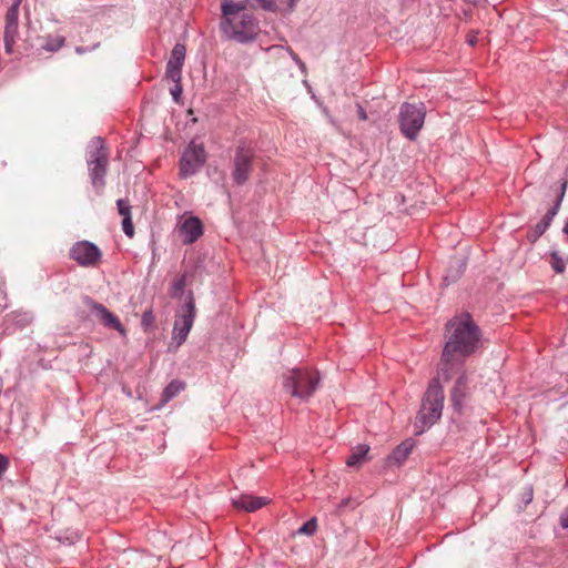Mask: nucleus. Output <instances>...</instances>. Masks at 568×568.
<instances>
[{"instance_id":"obj_1","label":"nucleus","mask_w":568,"mask_h":568,"mask_svg":"<svg viewBox=\"0 0 568 568\" xmlns=\"http://www.w3.org/2000/svg\"><path fill=\"white\" fill-rule=\"evenodd\" d=\"M481 343V332L468 313L454 316L446 324V343L443 349L439 376L448 381L458 372L466 357L475 353Z\"/></svg>"},{"instance_id":"obj_2","label":"nucleus","mask_w":568,"mask_h":568,"mask_svg":"<svg viewBox=\"0 0 568 568\" xmlns=\"http://www.w3.org/2000/svg\"><path fill=\"white\" fill-rule=\"evenodd\" d=\"M439 378H443V376L438 375V378L430 382L423 399L422 407L416 417V427L419 428L418 433H423L426 428L434 425L442 416L444 390L439 384Z\"/></svg>"},{"instance_id":"obj_3","label":"nucleus","mask_w":568,"mask_h":568,"mask_svg":"<svg viewBox=\"0 0 568 568\" xmlns=\"http://www.w3.org/2000/svg\"><path fill=\"white\" fill-rule=\"evenodd\" d=\"M320 383L317 372L310 369H292L284 378L283 386L293 397L307 400Z\"/></svg>"},{"instance_id":"obj_4","label":"nucleus","mask_w":568,"mask_h":568,"mask_svg":"<svg viewBox=\"0 0 568 568\" xmlns=\"http://www.w3.org/2000/svg\"><path fill=\"white\" fill-rule=\"evenodd\" d=\"M426 110L422 102H406L400 106L399 126L402 133L409 140H414L424 125Z\"/></svg>"},{"instance_id":"obj_5","label":"nucleus","mask_w":568,"mask_h":568,"mask_svg":"<svg viewBox=\"0 0 568 568\" xmlns=\"http://www.w3.org/2000/svg\"><path fill=\"white\" fill-rule=\"evenodd\" d=\"M221 29L229 39L237 42H247L257 33V24L250 13H242L233 20H222Z\"/></svg>"},{"instance_id":"obj_6","label":"nucleus","mask_w":568,"mask_h":568,"mask_svg":"<svg viewBox=\"0 0 568 568\" xmlns=\"http://www.w3.org/2000/svg\"><path fill=\"white\" fill-rule=\"evenodd\" d=\"M195 317V303L194 298L190 296L185 308L182 313L176 314L174 328H173V341L176 343V347H180L185 341L193 326Z\"/></svg>"},{"instance_id":"obj_7","label":"nucleus","mask_w":568,"mask_h":568,"mask_svg":"<svg viewBox=\"0 0 568 568\" xmlns=\"http://www.w3.org/2000/svg\"><path fill=\"white\" fill-rule=\"evenodd\" d=\"M254 150L246 145H239L234 155L233 180L237 184L245 183L252 171L254 160Z\"/></svg>"},{"instance_id":"obj_8","label":"nucleus","mask_w":568,"mask_h":568,"mask_svg":"<svg viewBox=\"0 0 568 568\" xmlns=\"http://www.w3.org/2000/svg\"><path fill=\"white\" fill-rule=\"evenodd\" d=\"M70 257L79 265L90 267L100 263L102 253L93 243L89 241H79L71 247Z\"/></svg>"},{"instance_id":"obj_9","label":"nucleus","mask_w":568,"mask_h":568,"mask_svg":"<svg viewBox=\"0 0 568 568\" xmlns=\"http://www.w3.org/2000/svg\"><path fill=\"white\" fill-rule=\"evenodd\" d=\"M204 146L192 142L184 151L180 161V174L184 178L193 175L205 162Z\"/></svg>"},{"instance_id":"obj_10","label":"nucleus","mask_w":568,"mask_h":568,"mask_svg":"<svg viewBox=\"0 0 568 568\" xmlns=\"http://www.w3.org/2000/svg\"><path fill=\"white\" fill-rule=\"evenodd\" d=\"M108 153L103 148L97 149L89 160V170L92 184L100 191L104 185V175L106 172Z\"/></svg>"},{"instance_id":"obj_11","label":"nucleus","mask_w":568,"mask_h":568,"mask_svg":"<svg viewBox=\"0 0 568 568\" xmlns=\"http://www.w3.org/2000/svg\"><path fill=\"white\" fill-rule=\"evenodd\" d=\"M87 304L100 324L115 329L122 336L126 335V329L120 322L119 317L111 313L103 304L97 303L93 300H89Z\"/></svg>"},{"instance_id":"obj_12","label":"nucleus","mask_w":568,"mask_h":568,"mask_svg":"<svg viewBox=\"0 0 568 568\" xmlns=\"http://www.w3.org/2000/svg\"><path fill=\"white\" fill-rule=\"evenodd\" d=\"M566 189H567V180L564 179L562 182H561V186H560V194L558 195V199H557V202H556L555 206L552 209H550L544 215L541 221L536 224V226L532 230V232L528 235V237L530 239L531 242L537 241L546 232V230L550 226L551 221L554 220V217L558 213V209H559L560 203L562 201V197L565 195Z\"/></svg>"},{"instance_id":"obj_13","label":"nucleus","mask_w":568,"mask_h":568,"mask_svg":"<svg viewBox=\"0 0 568 568\" xmlns=\"http://www.w3.org/2000/svg\"><path fill=\"white\" fill-rule=\"evenodd\" d=\"M186 49L183 44L176 43L171 52L170 60L166 64V77L172 82L181 81V70L184 63Z\"/></svg>"},{"instance_id":"obj_14","label":"nucleus","mask_w":568,"mask_h":568,"mask_svg":"<svg viewBox=\"0 0 568 568\" xmlns=\"http://www.w3.org/2000/svg\"><path fill=\"white\" fill-rule=\"evenodd\" d=\"M468 396V378L465 373H462L450 392V402L457 412H462L465 406V400Z\"/></svg>"},{"instance_id":"obj_15","label":"nucleus","mask_w":568,"mask_h":568,"mask_svg":"<svg viewBox=\"0 0 568 568\" xmlns=\"http://www.w3.org/2000/svg\"><path fill=\"white\" fill-rule=\"evenodd\" d=\"M182 242L192 244L202 235V223L197 217L186 219L180 226Z\"/></svg>"},{"instance_id":"obj_16","label":"nucleus","mask_w":568,"mask_h":568,"mask_svg":"<svg viewBox=\"0 0 568 568\" xmlns=\"http://www.w3.org/2000/svg\"><path fill=\"white\" fill-rule=\"evenodd\" d=\"M268 503L270 499L267 497H255L252 495H241L232 500V504L236 509L245 510L247 513L256 511Z\"/></svg>"},{"instance_id":"obj_17","label":"nucleus","mask_w":568,"mask_h":568,"mask_svg":"<svg viewBox=\"0 0 568 568\" xmlns=\"http://www.w3.org/2000/svg\"><path fill=\"white\" fill-rule=\"evenodd\" d=\"M413 447H414L413 442H410V440L403 442L388 456L387 464L396 465V466L402 465L406 460L408 455L412 453Z\"/></svg>"},{"instance_id":"obj_18","label":"nucleus","mask_w":568,"mask_h":568,"mask_svg":"<svg viewBox=\"0 0 568 568\" xmlns=\"http://www.w3.org/2000/svg\"><path fill=\"white\" fill-rule=\"evenodd\" d=\"M247 1L234 2L233 0H224L222 3L223 20H233L242 13H246Z\"/></svg>"},{"instance_id":"obj_19","label":"nucleus","mask_w":568,"mask_h":568,"mask_svg":"<svg viewBox=\"0 0 568 568\" xmlns=\"http://www.w3.org/2000/svg\"><path fill=\"white\" fill-rule=\"evenodd\" d=\"M368 452H369V446L364 445V444L357 445L356 447L353 448L352 454L346 459V465L348 467L361 466L364 462L368 460V457H367Z\"/></svg>"},{"instance_id":"obj_20","label":"nucleus","mask_w":568,"mask_h":568,"mask_svg":"<svg viewBox=\"0 0 568 568\" xmlns=\"http://www.w3.org/2000/svg\"><path fill=\"white\" fill-rule=\"evenodd\" d=\"M64 37L48 34L42 38L41 49L47 52H57L64 45Z\"/></svg>"},{"instance_id":"obj_21","label":"nucleus","mask_w":568,"mask_h":568,"mask_svg":"<svg viewBox=\"0 0 568 568\" xmlns=\"http://www.w3.org/2000/svg\"><path fill=\"white\" fill-rule=\"evenodd\" d=\"M185 388V383L180 381H172L163 390L161 404L164 405L174 398L179 393Z\"/></svg>"},{"instance_id":"obj_22","label":"nucleus","mask_w":568,"mask_h":568,"mask_svg":"<svg viewBox=\"0 0 568 568\" xmlns=\"http://www.w3.org/2000/svg\"><path fill=\"white\" fill-rule=\"evenodd\" d=\"M549 263L556 273L561 274L565 272L566 261L559 255L558 251H552L550 253Z\"/></svg>"},{"instance_id":"obj_23","label":"nucleus","mask_w":568,"mask_h":568,"mask_svg":"<svg viewBox=\"0 0 568 568\" xmlns=\"http://www.w3.org/2000/svg\"><path fill=\"white\" fill-rule=\"evenodd\" d=\"M19 6L18 3H12L6 13V22L18 23Z\"/></svg>"},{"instance_id":"obj_24","label":"nucleus","mask_w":568,"mask_h":568,"mask_svg":"<svg viewBox=\"0 0 568 568\" xmlns=\"http://www.w3.org/2000/svg\"><path fill=\"white\" fill-rule=\"evenodd\" d=\"M316 528L317 521L315 518H312L298 529V532L304 535H313L316 531Z\"/></svg>"},{"instance_id":"obj_25","label":"nucleus","mask_w":568,"mask_h":568,"mask_svg":"<svg viewBox=\"0 0 568 568\" xmlns=\"http://www.w3.org/2000/svg\"><path fill=\"white\" fill-rule=\"evenodd\" d=\"M185 287V275L181 276L179 280L174 281L171 288V295L173 297L178 296Z\"/></svg>"},{"instance_id":"obj_26","label":"nucleus","mask_w":568,"mask_h":568,"mask_svg":"<svg viewBox=\"0 0 568 568\" xmlns=\"http://www.w3.org/2000/svg\"><path fill=\"white\" fill-rule=\"evenodd\" d=\"M18 29V23L6 22L4 38L17 39L19 33Z\"/></svg>"},{"instance_id":"obj_27","label":"nucleus","mask_w":568,"mask_h":568,"mask_svg":"<svg viewBox=\"0 0 568 568\" xmlns=\"http://www.w3.org/2000/svg\"><path fill=\"white\" fill-rule=\"evenodd\" d=\"M116 205L120 215L123 217L131 215V206L126 200H118Z\"/></svg>"},{"instance_id":"obj_28","label":"nucleus","mask_w":568,"mask_h":568,"mask_svg":"<svg viewBox=\"0 0 568 568\" xmlns=\"http://www.w3.org/2000/svg\"><path fill=\"white\" fill-rule=\"evenodd\" d=\"M122 229H123V232L125 233V235H128L129 237H133V235H134V226H133V223H132L131 215L123 217Z\"/></svg>"},{"instance_id":"obj_29","label":"nucleus","mask_w":568,"mask_h":568,"mask_svg":"<svg viewBox=\"0 0 568 568\" xmlns=\"http://www.w3.org/2000/svg\"><path fill=\"white\" fill-rule=\"evenodd\" d=\"M182 93L181 81L174 82V87L171 89V94L175 101H179V98Z\"/></svg>"},{"instance_id":"obj_30","label":"nucleus","mask_w":568,"mask_h":568,"mask_svg":"<svg viewBox=\"0 0 568 568\" xmlns=\"http://www.w3.org/2000/svg\"><path fill=\"white\" fill-rule=\"evenodd\" d=\"M9 460L6 456L0 454V478L2 477L3 473L8 469Z\"/></svg>"},{"instance_id":"obj_31","label":"nucleus","mask_w":568,"mask_h":568,"mask_svg":"<svg viewBox=\"0 0 568 568\" xmlns=\"http://www.w3.org/2000/svg\"><path fill=\"white\" fill-rule=\"evenodd\" d=\"M14 43H16V39L4 38V49H6L7 53L12 52Z\"/></svg>"},{"instance_id":"obj_32","label":"nucleus","mask_w":568,"mask_h":568,"mask_svg":"<svg viewBox=\"0 0 568 568\" xmlns=\"http://www.w3.org/2000/svg\"><path fill=\"white\" fill-rule=\"evenodd\" d=\"M560 525L562 528H568V506L564 509L560 516Z\"/></svg>"},{"instance_id":"obj_33","label":"nucleus","mask_w":568,"mask_h":568,"mask_svg":"<svg viewBox=\"0 0 568 568\" xmlns=\"http://www.w3.org/2000/svg\"><path fill=\"white\" fill-rule=\"evenodd\" d=\"M358 114H359V118L362 120H366L367 119L366 112H365V110L361 105H358Z\"/></svg>"},{"instance_id":"obj_34","label":"nucleus","mask_w":568,"mask_h":568,"mask_svg":"<svg viewBox=\"0 0 568 568\" xmlns=\"http://www.w3.org/2000/svg\"><path fill=\"white\" fill-rule=\"evenodd\" d=\"M283 2L287 3V6L292 9L297 0H282Z\"/></svg>"},{"instance_id":"obj_35","label":"nucleus","mask_w":568,"mask_h":568,"mask_svg":"<svg viewBox=\"0 0 568 568\" xmlns=\"http://www.w3.org/2000/svg\"><path fill=\"white\" fill-rule=\"evenodd\" d=\"M564 233L568 235V220L566 221L565 223V226H564Z\"/></svg>"},{"instance_id":"obj_36","label":"nucleus","mask_w":568,"mask_h":568,"mask_svg":"<svg viewBox=\"0 0 568 568\" xmlns=\"http://www.w3.org/2000/svg\"><path fill=\"white\" fill-rule=\"evenodd\" d=\"M143 321H149V317H146V314L143 315Z\"/></svg>"},{"instance_id":"obj_37","label":"nucleus","mask_w":568,"mask_h":568,"mask_svg":"<svg viewBox=\"0 0 568 568\" xmlns=\"http://www.w3.org/2000/svg\"><path fill=\"white\" fill-rule=\"evenodd\" d=\"M143 321H149V317H146V314L143 315Z\"/></svg>"},{"instance_id":"obj_38","label":"nucleus","mask_w":568,"mask_h":568,"mask_svg":"<svg viewBox=\"0 0 568 568\" xmlns=\"http://www.w3.org/2000/svg\"><path fill=\"white\" fill-rule=\"evenodd\" d=\"M77 52L81 53L82 49L81 48H77Z\"/></svg>"},{"instance_id":"obj_39","label":"nucleus","mask_w":568,"mask_h":568,"mask_svg":"<svg viewBox=\"0 0 568 568\" xmlns=\"http://www.w3.org/2000/svg\"><path fill=\"white\" fill-rule=\"evenodd\" d=\"M22 0H16L14 3L20 4Z\"/></svg>"}]
</instances>
